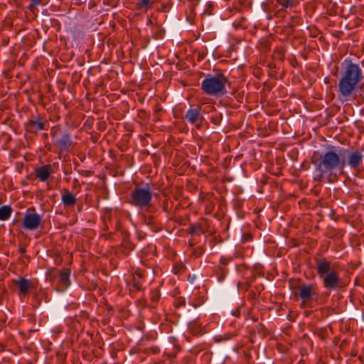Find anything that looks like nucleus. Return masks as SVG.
Here are the masks:
<instances>
[{
    "label": "nucleus",
    "instance_id": "nucleus-1",
    "mask_svg": "<svg viewBox=\"0 0 364 364\" xmlns=\"http://www.w3.org/2000/svg\"><path fill=\"white\" fill-rule=\"evenodd\" d=\"M363 79L360 66L351 61L343 67L341 77L338 84V98L343 101L350 100L358 83Z\"/></svg>",
    "mask_w": 364,
    "mask_h": 364
},
{
    "label": "nucleus",
    "instance_id": "nucleus-2",
    "mask_svg": "<svg viewBox=\"0 0 364 364\" xmlns=\"http://www.w3.org/2000/svg\"><path fill=\"white\" fill-rule=\"evenodd\" d=\"M312 163L316 167V170L320 173H332L333 171L338 168H343L345 161L341 159L340 155L334 151L330 150L319 155L316 159H313Z\"/></svg>",
    "mask_w": 364,
    "mask_h": 364
},
{
    "label": "nucleus",
    "instance_id": "nucleus-3",
    "mask_svg": "<svg viewBox=\"0 0 364 364\" xmlns=\"http://www.w3.org/2000/svg\"><path fill=\"white\" fill-rule=\"evenodd\" d=\"M227 83H229L228 78L223 73L208 75L201 82V90L208 95L223 96L227 93Z\"/></svg>",
    "mask_w": 364,
    "mask_h": 364
},
{
    "label": "nucleus",
    "instance_id": "nucleus-4",
    "mask_svg": "<svg viewBox=\"0 0 364 364\" xmlns=\"http://www.w3.org/2000/svg\"><path fill=\"white\" fill-rule=\"evenodd\" d=\"M152 191L149 186L136 187L130 193V203L141 209H147L151 205Z\"/></svg>",
    "mask_w": 364,
    "mask_h": 364
},
{
    "label": "nucleus",
    "instance_id": "nucleus-5",
    "mask_svg": "<svg viewBox=\"0 0 364 364\" xmlns=\"http://www.w3.org/2000/svg\"><path fill=\"white\" fill-rule=\"evenodd\" d=\"M42 220L41 215L34 212L27 211L22 220V225L29 230H36Z\"/></svg>",
    "mask_w": 364,
    "mask_h": 364
},
{
    "label": "nucleus",
    "instance_id": "nucleus-6",
    "mask_svg": "<svg viewBox=\"0 0 364 364\" xmlns=\"http://www.w3.org/2000/svg\"><path fill=\"white\" fill-rule=\"evenodd\" d=\"M343 155L347 156V164L351 168H357L363 162V155L358 150L353 151L343 150Z\"/></svg>",
    "mask_w": 364,
    "mask_h": 364
},
{
    "label": "nucleus",
    "instance_id": "nucleus-7",
    "mask_svg": "<svg viewBox=\"0 0 364 364\" xmlns=\"http://www.w3.org/2000/svg\"><path fill=\"white\" fill-rule=\"evenodd\" d=\"M322 278L323 281V286L327 289L334 290L342 287L341 281L335 271L331 272V273L329 274H326V275Z\"/></svg>",
    "mask_w": 364,
    "mask_h": 364
},
{
    "label": "nucleus",
    "instance_id": "nucleus-8",
    "mask_svg": "<svg viewBox=\"0 0 364 364\" xmlns=\"http://www.w3.org/2000/svg\"><path fill=\"white\" fill-rule=\"evenodd\" d=\"M200 109V107L189 109L185 114V119L192 124L198 122H201L203 120V117L201 115Z\"/></svg>",
    "mask_w": 364,
    "mask_h": 364
},
{
    "label": "nucleus",
    "instance_id": "nucleus-9",
    "mask_svg": "<svg viewBox=\"0 0 364 364\" xmlns=\"http://www.w3.org/2000/svg\"><path fill=\"white\" fill-rule=\"evenodd\" d=\"M70 270L68 269H63L58 277V286L56 287L58 291H63L66 289L70 285Z\"/></svg>",
    "mask_w": 364,
    "mask_h": 364
},
{
    "label": "nucleus",
    "instance_id": "nucleus-10",
    "mask_svg": "<svg viewBox=\"0 0 364 364\" xmlns=\"http://www.w3.org/2000/svg\"><path fill=\"white\" fill-rule=\"evenodd\" d=\"M299 295L304 301H308L317 293L313 285H301L299 287Z\"/></svg>",
    "mask_w": 364,
    "mask_h": 364
},
{
    "label": "nucleus",
    "instance_id": "nucleus-11",
    "mask_svg": "<svg viewBox=\"0 0 364 364\" xmlns=\"http://www.w3.org/2000/svg\"><path fill=\"white\" fill-rule=\"evenodd\" d=\"M317 272L318 276L322 278L326 274L331 273V264L326 259L316 261Z\"/></svg>",
    "mask_w": 364,
    "mask_h": 364
},
{
    "label": "nucleus",
    "instance_id": "nucleus-12",
    "mask_svg": "<svg viewBox=\"0 0 364 364\" xmlns=\"http://www.w3.org/2000/svg\"><path fill=\"white\" fill-rule=\"evenodd\" d=\"M281 5L282 9L274 13V16H281L282 12L286 9H291L299 4V0H276Z\"/></svg>",
    "mask_w": 364,
    "mask_h": 364
},
{
    "label": "nucleus",
    "instance_id": "nucleus-13",
    "mask_svg": "<svg viewBox=\"0 0 364 364\" xmlns=\"http://www.w3.org/2000/svg\"><path fill=\"white\" fill-rule=\"evenodd\" d=\"M16 284L18 287L19 294L21 296H25L31 288L30 281L24 278H19L16 281Z\"/></svg>",
    "mask_w": 364,
    "mask_h": 364
},
{
    "label": "nucleus",
    "instance_id": "nucleus-14",
    "mask_svg": "<svg viewBox=\"0 0 364 364\" xmlns=\"http://www.w3.org/2000/svg\"><path fill=\"white\" fill-rule=\"evenodd\" d=\"M55 141L57 144H58L62 149L65 150L68 149L72 144L69 136L67 134L60 135L58 138L56 139Z\"/></svg>",
    "mask_w": 364,
    "mask_h": 364
},
{
    "label": "nucleus",
    "instance_id": "nucleus-15",
    "mask_svg": "<svg viewBox=\"0 0 364 364\" xmlns=\"http://www.w3.org/2000/svg\"><path fill=\"white\" fill-rule=\"evenodd\" d=\"M188 232L193 235H199L205 232V229L202 223L192 224L188 228Z\"/></svg>",
    "mask_w": 364,
    "mask_h": 364
},
{
    "label": "nucleus",
    "instance_id": "nucleus-16",
    "mask_svg": "<svg viewBox=\"0 0 364 364\" xmlns=\"http://www.w3.org/2000/svg\"><path fill=\"white\" fill-rule=\"evenodd\" d=\"M62 200L65 206L70 207L74 205L76 202L75 196L71 193H66L63 195Z\"/></svg>",
    "mask_w": 364,
    "mask_h": 364
},
{
    "label": "nucleus",
    "instance_id": "nucleus-17",
    "mask_svg": "<svg viewBox=\"0 0 364 364\" xmlns=\"http://www.w3.org/2000/svg\"><path fill=\"white\" fill-rule=\"evenodd\" d=\"M11 214V208L9 206L4 205L0 208V220H8Z\"/></svg>",
    "mask_w": 364,
    "mask_h": 364
},
{
    "label": "nucleus",
    "instance_id": "nucleus-18",
    "mask_svg": "<svg viewBox=\"0 0 364 364\" xmlns=\"http://www.w3.org/2000/svg\"><path fill=\"white\" fill-rule=\"evenodd\" d=\"M154 3V0H139L136 4V7L139 10H144L146 11L151 7Z\"/></svg>",
    "mask_w": 364,
    "mask_h": 364
},
{
    "label": "nucleus",
    "instance_id": "nucleus-19",
    "mask_svg": "<svg viewBox=\"0 0 364 364\" xmlns=\"http://www.w3.org/2000/svg\"><path fill=\"white\" fill-rule=\"evenodd\" d=\"M30 128L33 131L43 130L44 129V123L38 120L31 121L30 123Z\"/></svg>",
    "mask_w": 364,
    "mask_h": 364
},
{
    "label": "nucleus",
    "instance_id": "nucleus-20",
    "mask_svg": "<svg viewBox=\"0 0 364 364\" xmlns=\"http://www.w3.org/2000/svg\"><path fill=\"white\" fill-rule=\"evenodd\" d=\"M60 134V129L58 126H55L51 128L50 130V135L51 136L56 140L57 138H58Z\"/></svg>",
    "mask_w": 364,
    "mask_h": 364
},
{
    "label": "nucleus",
    "instance_id": "nucleus-21",
    "mask_svg": "<svg viewBox=\"0 0 364 364\" xmlns=\"http://www.w3.org/2000/svg\"><path fill=\"white\" fill-rule=\"evenodd\" d=\"M38 177L41 181H46V166H42L38 172Z\"/></svg>",
    "mask_w": 364,
    "mask_h": 364
},
{
    "label": "nucleus",
    "instance_id": "nucleus-22",
    "mask_svg": "<svg viewBox=\"0 0 364 364\" xmlns=\"http://www.w3.org/2000/svg\"><path fill=\"white\" fill-rule=\"evenodd\" d=\"M42 4V0H32L30 6L32 12H35L36 8L38 5H40Z\"/></svg>",
    "mask_w": 364,
    "mask_h": 364
},
{
    "label": "nucleus",
    "instance_id": "nucleus-23",
    "mask_svg": "<svg viewBox=\"0 0 364 364\" xmlns=\"http://www.w3.org/2000/svg\"><path fill=\"white\" fill-rule=\"evenodd\" d=\"M53 272H56V274H58V271H56L55 269H53L52 270L49 269L47 271V280L49 279L50 280H53Z\"/></svg>",
    "mask_w": 364,
    "mask_h": 364
},
{
    "label": "nucleus",
    "instance_id": "nucleus-24",
    "mask_svg": "<svg viewBox=\"0 0 364 364\" xmlns=\"http://www.w3.org/2000/svg\"><path fill=\"white\" fill-rule=\"evenodd\" d=\"M175 305L176 306H183L185 305V300L183 298H178L175 301Z\"/></svg>",
    "mask_w": 364,
    "mask_h": 364
},
{
    "label": "nucleus",
    "instance_id": "nucleus-25",
    "mask_svg": "<svg viewBox=\"0 0 364 364\" xmlns=\"http://www.w3.org/2000/svg\"><path fill=\"white\" fill-rule=\"evenodd\" d=\"M159 295L157 292H152L151 293V299L154 301H157L159 299Z\"/></svg>",
    "mask_w": 364,
    "mask_h": 364
},
{
    "label": "nucleus",
    "instance_id": "nucleus-26",
    "mask_svg": "<svg viewBox=\"0 0 364 364\" xmlns=\"http://www.w3.org/2000/svg\"><path fill=\"white\" fill-rule=\"evenodd\" d=\"M203 252H204V250L202 248H200V250H198V252L196 251L194 252V254L196 255V257H198V256L202 255Z\"/></svg>",
    "mask_w": 364,
    "mask_h": 364
},
{
    "label": "nucleus",
    "instance_id": "nucleus-27",
    "mask_svg": "<svg viewBox=\"0 0 364 364\" xmlns=\"http://www.w3.org/2000/svg\"><path fill=\"white\" fill-rule=\"evenodd\" d=\"M46 176H47V180L50 177V166L47 165V173H46ZM48 183V182L47 181V184Z\"/></svg>",
    "mask_w": 364,
    "mask_h": 364
},
{
    "label": "nucleus",
    "instance_id": "nucleus-28",
    "mask_svg": "<svg viewBox=\"0 0 364 364\" xmlns=\"http://www.w3.org/2000/svg\"><path fill=\"white\" fill-rule=\"evenodd\" d=\"M62 258L60 256H58V257L55 259V262L57 264H60L62 262Z\"/></svg>",
    "mask_w": 364,
    "mask_h": 364
},
{
    "label": "nucleus",
    "instance_id": "nucleus-29",
    "mask_svg": "<svg viewBox=\"0 0 364 364\" xmlns=\"http://www.w3.org/2000/svg\"><path fill=\"white\" fill-rule=\"evenodd\" d=\"M220 262L223 264H226V262H224L223 259H220Z\"/></svg>",
    "mask_w": 364,
    "mask_h": 364
}]
</instances>
